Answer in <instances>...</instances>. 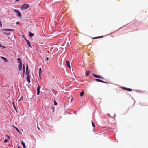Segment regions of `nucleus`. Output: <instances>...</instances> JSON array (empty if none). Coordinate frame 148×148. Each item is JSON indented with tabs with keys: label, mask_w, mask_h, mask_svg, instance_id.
<instances>
[{
	"label": "nucleus",
	"mask_w": 148,
	"mask_h": 148,
	"mask_svg": "<svg viewBox=\"0 0 148 148\" xmlns=\"http://www.w3.org/2000/svg\"><path fill=\"white\" fill-rule=\"evenodd\" d=\"M14 11L16 14L19 17H21L22 16L20 12L17 10L14 9Z\"/></svg>",
	"instance_id": "obj_2"
},
{
	"label": "nucleus",
	"mask_w": 148,
	"mask_h": 148,
	"mask_svg": "<svg viewBox=\"0 0 148 148\" xmlns=\"http://www.w3.org/2000/svg\"><path fill=\"white\" fill-rule=\"evenodd\" d=\"M84 92L83 91H82L80 93V96L81 97L83 96L84 95Z\"/></svg>",
	"instance_id": "obj_15"
},
{
	"label": "nucleus",
	"mask_w": 148,
	"mask_h": 148,
	"mask_svg": "<svg viewBox=\"0 0 148 148\" xmlns=\"http://www.w3.org/2000/svg\"><path fill=\"white\" fill-rule=\"evenodd\" d=\"M124 88L129 91H132V89L130 88Z\"/></svg>",
	"instance_id": "obj_19"
},
{
	"label": "nucleus",
	"mask_w": 148,
	"mask_h": 148,
	"mask_svg": "<svg viewBox=\"0 0 148 148\" xmlns=\"http://www.w3.org/2000/svg\"><path fill=\"white\" fill-rule=\"evenodd\" d=\"M92 124L93 127H95V124H94V123L93 122V121H92Z\"/></svg>",
	"instance_id": "obj_22"
},
{
	"label": "nucleus",
	"mask_w": 148,
	"mask_h": 148,
	"mask_svg": "<svg viewBox=\"0 0 148 148\" xmlns=\"http://www.w3.org/2000/svg\"><path fill=\"white\" fill-rule=\"evenodd\" d=\"M24 70H25V66L24 65H23V70H24Z\"/></svg>",
	"instance_id": "obj_28"
},
{
	"label": "nucleus",
	"mask_w": 148,
	"mask_h": 148,
	"mask_svg": "<svg viewBox=\"0 0 148 148\" xmlns=\"http://www.w3.org/2000/svg\"><path fill=\"white\" fill-rule=\"evenodd\" d=\"M2 47H3L4 48H6V47L5 46H2Z\"/></svg>",
	"instance_id": "obj_34"
},
{
	"label": "nucleus",
	"mask_w": 148,
	"mask_h": 148,
	"mask_svg": "<svg viewBox=\"0 0 148 148\" xmlns=\"http://www.w3.org/2000/svg\"><path fill=\"white\" fill-rule=\"evenodd\" d=\"M16 1L18 2L19 0H15Z\"/></svg>",
	"instance_id": "obj_39"
},
{
	"label": "nucleus",
	"mask_w": 148,
	"mask_h": 148,
	"mask_svg": "<svg viewBox=\"0 0 148 148\" xmlns=\"http://www.w3.org/2000/svg\"><path fill=\"white\" fill-rule=\"evenodd\" d=\"M27 82L29 83H30V76L29 75H28L27 78Z\"/></svg>",
	"instance_id": "obj_10"
},
{
	"label": "nucleus",
	"mask_w": 148,
	"mask_h": 148,
	"mask_svg": "<svg viewBox=\"0 0 148 148\" xmlns=\"http://www.w3.org/2000/svg\"><path fill=\"white\" fill-rule=\"evenodd\" d=\"M38 130H40L39 128L38 127Z\"/></svg>",
	"instance_id": "obj_40"
},
{
	"label": "nucleus",
	"mask_w": 148,
	"mask_h": 148,
	"mask_svg": "<svg viewBox=\"0 0 148 148\" xmlns=\"http://www.w3.org/2000/svg\"><path fill=\"white\" fill-rule=\"evenodd\" d=\"M40 86L39 85L38 86L37 88V95H39V93L40 92Z\"/></svg>",
	"instance_id": "obj_7"
},
{
	"label": "nucleus",
	"mask_w": 148,
	"mask_h": 148,
	"mask_svg": "<svg viewBox=\"0 0 148 148\" xmlns=\"http://www.w3.org/2000/svg\"><path fill=\"white\" fill-rule=\"evenodd\" d=\"M22 99V97H21L19 100V101H20V100H21V99Z\"/></svg>",
	"instance_id": "obj_36"
},
{
	"label": "nucleus",
	"mask_w": 148,
	"mask_h": 148,
	"mask_svg": "<svg viewBox=\"0 0 148 148\" xmlns=\"http://www.w3.org/2000/svg\"><path fill=\"white\" fill-rule=\"evenodd\" d=\"M1 58L5 62H7L8 61V60L5 57L1 56Z\"/></svg>",
	"instance_id": "obj_9"
},
{
	"label": "nucleus",
	"mask_w": 148,
	"mask_h": 148,
	"mask_svg": "<svg viewBox=\"0 0 148 148\" xmlns=\"http://www.w3.org/2000/svg\"><path fill=\"white\" fill-rule=\"evenodd\" d=\"M73 100V98H72L71 100V103Z\"/></svg>",
	"instance_id": "obj_37"
},
{
	"label": "nucleus",
	"mask_w": 148,
	"mask_h": 148,
	"mask_svg": "<svg viewBox=\"0 0 148 148\" xmlns=\"http://www.w3.org/2000/svg\"><path fill=\"white\" fill-rule=\"evenodd\" d=\"M96 80L97 82H102V80L98 79H96Z\"/></svg>",
	"instance_id": "obj_20"
},
{
	"label": "nucleus",
	"mask_w": 148,
	"mask_h": 148,
	"mask_svg": "<svg viewBox=\"0 0 148 148\" xmlns=\"http://www.w3.org/2000/svg\"><path fill=\"white\" fill-rule=\"evenodd\" d=\"M101 82L104 83H106V82L105 81H102V82Z\"/></svg>",
	"instance_id": "obj_33"
},
{
	"label": "nucleus",
	"mask_w": 148,
	"mask_h": 148,
	"mask_svg": "<svg viewBox=\"0 0 148 148\" xmlns=\"http://www.w3.org/2000/svg\"><path fill=\"white\" fill-rule=\"evenodd\" d=\"M41 68H40L39 69V76H40V74L41 73Z\"/></svg>",
	"instance_id": "obj_17"
},
{
	"label": "nucleus",
	"mask_w": 148,
	"mask_h": 148,
	"mask_svg": "<svg viewBox=\"0 0 148 148\" xmlns=\"http://www.w3.org/2000/svg\"><path fill=\"white\" fill-rule=\"evenodd\" d=\"M46 60H49V58H48V57H47L46 58Z\"/></svg>",
	"instance_id": "obj_31"
},
{
	"label": "nucleus",
	"mask_w": 148,
	"mask_h": 148,
	"mask_svg": "<svg viewBox=\"0 0 148 148\" xmlns=\"http://www.w3.org/2000/svg\"><path fill=\"white\" fill-rule=\"evenodd\" d=\"M2 24H1V21H0V27H1L2 26Z\"/></svg>",
	"instance_id": "obj_26"
},
{
	"label": "nucleus",
	"mask_w": 148,
	"mask_h": 148,
	"mask_svg": "<svg viewBox=\"0 0 148 148\" xmlns=\"http://www.w3.org/2000/svg\"><path fill=\"white\" fill-rule=\"evenodd\" d=\"M34 34L32 33H31V32H29V36H30V37H32V36H34Z\"/></svg>",
	"instance_id": "obj_13"
},
{
	"label": "nucleus",
	"mask_w": 148,
	"mask_h": 148,
	"mask_svg": "<svg viewBox=\"0 0 148 148\" xmlns=\"http://www.w3.org/2000/svg\"><path fill=\"white\" fill-rule=\"evenodd\" d=\"M22 37H23L24 39L25 38H26L24 36H23V35H22Z\"/></svg>",
	"instance_id": "obj_32"
},
{
	"label": "nucleus",
	"mask_w": 148,
	"mask_h": 148,
	"mask_svg": "<svg viewBox=\"0 0 148 148\" xmlns=\"http://www.w3.org/2000/svg\"><path fill=\"white\" fill-rule=\"evenodd\" d=\"M17 60L20 63H22L21 60L20 58H18V59H17Z\"/></svg>",
	"instance_id": "obj_18"
},
{
	"label": "nucleus",
	"mask_w": 148,
	"mask_h": 148,
	"mask_svg": "<svg viewBox=\"0 0 148 148\" xmlns=\"http://www.w3.org/2000/svg\"><path fill=\"white\" fill-rule=\"evenodd\" d=\"M12 127H13V128H15L17 132H20L19 130H18V128L17 127H16L15 126H14V125H12Z\"/></svg>",
	"instance_id": "obj_14"
},
{
	"label": "nucleus",
	"mask_w": 148,
	"mask_h": 148,
	"mask_svg": "<svg viewBox=\"0 0 148 148\" xmlns=\"http://www.w3.org/2000/svg\"><path fill=\"white\" fill-rule=\"evenodd\" d=\"M19 24V22H17L16 23V24Z\"/></svg>",
	"instance_id": "obj_35"
},
{
	"label": "nucleus",
	"mask_w": 148,
	"mask_h": 148,
	"mask_svg": "<svg viewBox=\"0 0 148 148\" xmlns=\"http://www.w3.org/2000/svg\"><path fill=\"white\" fill-rule=\"evenodd\" d=\"M66 65L67 67L70 68V62L69 61L66 60Z\"/></svg>",
	"instance_id": "obj_6"
},
{
	"label": "nucleus",
	"mask_w": 148,
	"mask_h": 148,
	"mask_svg": "<svg viewBox=\"0 0 148 148\" xmlns=\"http://www.w3.org/2000/svg\"><path fill=\"white\" fill-rule=\"evenodd\" d=\"M29 71L28 70V65L27 64V66L26 67V75L28 76V75H29Z\"/></svg>",
	"instance_id": "obj_3"
},
{
	"label": "nucleus",
	"mask_w": 148,
	"mask_h": 148,
	"mask_svg": "<svg viewBox=\"0 0 148 148\" xmlns=\"http://www.w3.org/2000/svg\"><path fill=\"white\" fill-rule=\"evenodd\" d=\"M51 109L53 110V111H54V108H52Z\"/></svg>",
	"instance_id": "obj_30"
},
{
	"label": "nucleus",
	"mask_w": 148,
	"mask_h": 148,
	"mask_svg": "<svg viewBox=\"0 0 148 148\" xmlns=\"http://www.w3.org/2000/svg\"><path fill=\"white\" fill-rule=\"evenodd\" d=\"M18 148H20V147L19 146L18 147Z\"/></svg>",
	"instance_id": "obj_41"
},
{
	"label": "nucleus",
	"mask_w": 148,
	"mask_h": 148,
	"mask_svg": "<svg viewBox=\"0 0 148 148\" xmlns=\"http://www.w3.org/2000/svg\"><path fill=\"white\" fill-rule=\"evenodd\" d=\"M3 30L8 31H13V30L12 29H6Z\"/></svg>",
	"instance_id": "obj_16"
},
{
	"label": "nucleus",
	"mask_w": 148,
	"mask_h": 148,
	"mask_svg": "<svg viewBox=\"0 0 148 148\" xmlns=\"http://www.w3.org/2000/svg\"><path fill=\"white\" fill-rule=\"evenodd\" d=\"M22 64L20 63L18 65V69L20 71H21L22 70Z\"/></svg>",
	"instance_id": "obj_8"
},
{
	"label": "nucleus",
	"mask_w": 148,
	"mask_h": 148,
	"mask_svg": "<svg viewBox=\"0 0 148 148\" xmlns=\"http://www.w3.org/2000/svg\"><path fill=\"white\" fill-rule=\"evenodd\" d=\"M6 136L7 137L8 140H10V138L9 136L7 135H6Z\"/></svg>",
	"instance_id": "obj_24"
},
{
	"label": "nucleus",
	"mask_w": 148,
	"mask_h": 148,
	"mask_svg": "<svg viewBox=\"0 0 148 148\" xmlns=\"http://www.w3.org/2000/svg\"><path fill=\"white\" fill-rule=\"evenodd\" d=\"M3 34H5L7 35H10L11 34L10 33H7L6 32H3Z\"/></svg>",
	"instance_id": "obj_21"
},
{
	"label": "nucleus",
	"mask_w": 148,
	"mask_h": 148,
	"mask_svg": "<svg viewBox=\"0 0 148 148\" xmlns=\"http://www.w3.org/2000/svg\"><path fill=\"white\" fill-rule=\"evenodd\" d=\"M0 47H2V46L0 44Z\"/></svg>",
	"instance_id": "obj_38"
},
{
	"label": "nucleus",
	"mask_w": 148,
	"mask_h": 148,
	"mask_svg": "<svg viewBox=\"0 0 148 148\" xmlns=\"http://www.w3.org/2000/svg\"><path fill=\"white\" fill-rule=\"evenodd\" d=\"M90 73V71H86V76H88V75H89V74Z\"/></svg>",
	"instance_id": "obj_12"
},
{
	"label": "nucleus",
	"mask_w": 148,
	"mask_h": 148,
	"mask_svg": "<svg viewBox=\"0 0 148 148\" xmlns=\"http://www.w3.org/2000/svg\"><path fill=\"white\" fill-rule=\"evenodd\" d=\"M54 105H57V103L55 101H54Z\"/></svg>",
	"instance_id": "obj_23"
},
{
	"label": "nucleus",
	"mask_w": 148,
	"mask_h": 148,
	"mask_svg": "<svg viewBox=\"0 0 148 148\" xmlns=\"http://www.w3.org/2000/svg\"><path fill=\"white\" fill-rule=\"evenodd\" d=\"M25 72V70H24H24H23V75L24 74Z\"/></svg>",
	"instance_id": "obj_29"
},
{
	"label": "nucleus",
	"mask_w": 148,
	"mask_h": 148,
	"mask_svg": "<svg viewBox=\"0 0 148 148\" xmlns=\"http://www.w3.org/2000/svg\"><path fill=\"white\" fill-rule=\"evenodd\" d=\"M103 37V36H102L100 37H96V38H95V39H96V38H101V37Z\"/></svg>",
	"instance_id": "obj_27"
},
{
	"label": "nucleus",
	"mask_w": 148,
	"mask_h": 148,
	"mask_svg": "<svg viewBox=\"0 0 148 148\" xmlns=\"http://www.w3.org/2000/svg\"><path fill=\"white\" fill-rule=\"evenodd\" d=\"M24 39L26 40V43L28 45L29 47H32L31 45H30V44L29 41L26 38H24Z\"/></svg>",
	"instance_id": "obj_5"
},
{
	"label": "nucleus",
	"mask_w": 148,
	"mask_h": 148,
	"mask_svg": "<svg viewBox=\"0 0 148 148\" xmlns=\"http://www.w3.org/2000/svg\"><path fill=\"white\" fill-rule=\"evenodd\" d=\"M93 75L95 78H99L101 79H103V77L94 74H93Z\"/></svg>",
	"instance_id": "obj_4"
},
{
	"label": "nucleus",
	"mask_w": 148,
	"mask_h": 148,
	"mask_svg": "<svg viewBox=\"0 0 148 148\" xmlns=\"http://www.w3.org/2000/svg\"><path fill=\"white\" fill-rule=\"evenodd\" d=\"M4 142L5 143H7L8 142V140L7 139H5L4 140Z\"/></svg>",
	"instance_id": "obj_25"
},
{
	"label": "nucleus",
	"mask_w": 148,
	"mask_h": 148,
	"mask_svg": "<svg viewBox=\"0 0 148 148\" xmlns=\"http://www.w3.org/2000/svg\"><path fill=\"white\" fill-rule=\"evenodd\" d=\"M29 5L27 4H24L21 7V8L23 10H24L27 9Z\"/></svg>",
	"instance_id": "obj_1"
},
{
	"label": "nucleus",
	"mask_w": 148,
	"mask_h": 148,
	"mask_svg": "<svg viewBox=\"0 0 148 148\" xmlns=\"http://www.w3.org/2000/svg\"><path fill=\"white\" fill-rule=\"evenodd\" d=\"M21 144L23 147V148H25L26 145H25V143L23 141H21Z\"/></svg>",
	"instance_id": "obj_11"
}]
</instances>
